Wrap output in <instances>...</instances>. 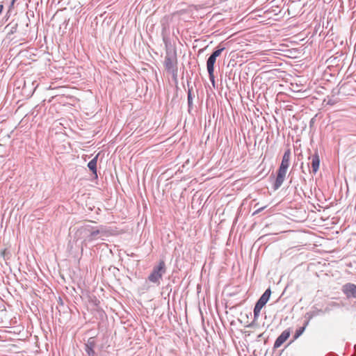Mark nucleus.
<instances>
[{
	"label": "nucleus",
	"mask_w": 356,
	"mask_h": 356,
	"mask_svg": "<svg viewBox=\"0 0 356 356\" xmlns=\"http://www.w3.org/2000/svg\"><path fill=\"white\" fill-rule=\"evenodd\" d=\"M291 154V149H287L283 154L281 163L277 172V177L273 184L274 190H277L282 185L285 179L287 170L290 165Z\"/></svg>",
	"instance_id": "obj_1"
},
{
	"label": "nucleus",
	"mask_w": 356,
	"mask_h": 356,
	"mask_svg": "<svg viewBox=\"0 0 356 356\" xmlns=\"http://www.w3.org/2000/svg\"><path fill=\"white\" fill-rule=\"evenodd\" d=\"M166 273V266L163 260H160L159 264L154 266L147 279L156 286H159L163 275Z\"/></svg>",
	"instance_id": "obj_2"
},
{
	"label": "nucleus",
	"mask_w": 356,
	"mask_h": 356,
	"mask_svg": "<svg viewBox=\"0 0 356 356\" xmlns=\"http://www.w3.org/2000/svg\"><path fill=\"white\" fill-rule=\"evenodd\" d=\"M108 233V230L103 225H101L99 227H93L91 225L89 242L91 243L98 239L103 240V237L107 236Z\"/></svg>",
	"instance_id": "obj_3"
},
{
	"label": "nucleus",
	"mask_w": 356,
	"mask_h": 356,
	"mask_svg": "<svg viewBox=\"0 0 356 356\" xmlns=\"http://www.w3.org/2000/svg\"><path fill=\"white\" fill-rule=\"evenodd\" d=\"M91 225H86L81 226L78 229L76 232V236L78 238L83 239V243H87L89 242L90 233Z\"/></svg>",
	"instance_id": "obj_4"
},
{
	"label": "nucleus",
	"mask_w": 356,
	"mask_h": 356,
	"mask_svg": "<svg viewBox=\"0 0 356 356\" xmlns=\"http://www.w3.org/2000/svg\"><path fill=\"white\" fill-rule=\"evenodd\" d=\"M176 63L177 58L175 52L174 54H172L168 52V51H167L164 60V66L165 70H167L168 72H174Z\"/></svg>",
	"instance_id": "obj_5"
},
{
	"label": "nucleus",
	"mask_w": 356,
	"mask_h": 356,
	"mask_svg": "<svg viewBox=\"0 0 356 356\" xmlns=\"http://www.w3.org/2000/svg\"><path fill=\"white\" fill-rule=\"evenodd\" d=\"M216 61V58L209 56L207 60V69L209 74V80L213 86H215V76H214V65Z\"/></svg>",
	"instance_id": "obj_6"
},
{
	"label": "nucleus",
	"mask_w": 356,
	"mask_h": 356,
	"mask_svg": "<svg viewBox=\"0 0 356 356\" xmlns=\"http://www.w3.org/2000/svg\"><path fill=\"white\" fill-rule=\"evenodd\" d=\"M84 346V350L87 356H97V354L95 352V348L96 346V340L95 337H90Z\"/></svg>",
	"instance_id": "obj_7"
},
{
	"label": "nucleus",
	"mask_w": 356,
	"mask_h": 356,
	"mask_svg": "<svg viewBox=\"0 0 356 356\" xmlns=\"http://www.w3.org/2000/svg\"><path fill=\"white\" fill-rule=\"evenodd\" d=\"M291 330L290 329H286L284 330L281 334L276 339L274 345L273 349H277L280 348L290 337Z\"/></svg>",
	"instance_id": "obj_8"
},
{
	"label": "nucleus",
	"mask_w": 356,
	"mask_h": 356,
	"mask_svg": "<svg viewBox=\"0 0 356 356\" xmlns=\"http://www.w3.org/2000/svg\"><path fill=\"white\" fill-rule=\"evenodd\" d=\"M342 291L348 298H356V284L347 283L343 286Z\"/></svg>",
	"instance_id": "obj_9"
},
{
	"label": "nucleus",
	"mask_w": 356,
	"mask_h": 356,
	"mask_svg": "<svg viewBox=\"0 0 356 356\" xmlns=\"http://www.w3.org/2000/svg\"><path fill=\"white\" fill-rule=\"evenodd\" d=\"M162 25V31H161V36L163 41V43L165 46V48L168 49L170 44V40L169 38V31H168V25L167 22L161 21Z\"/></svg>",
	"instance_id": "obj_10"
},
{
	"label": "nucleus",
	"mask_w": 356,
	"mask_h": 356,
	"mask_svg": "<svg viewBox=\"0 0 356 356\" xmlns=\"http://www.w3.org/2000/svg\"><path fill=\"white\" fill-rule=\"evenodd\" d=\"M309 159H312L311 166L312 172L316 174L319 169L320 166V158L318 152H315L313 155H312Z\"/></svg>",
	"instance_id": "obj_11"
},
{
	"label": "nucleus",
	"mask_w": 356,
	"mask_h": 356,
	"mask_svg": "<svg viewBox=\"0 0 356 356\" xmlns=\"http://www.w3.org/2000/svg\"><path fill=\"white\" fill-rule=\"evenodd\" d=\"M98 156H99V154L96 155L88 163V167L90 169V170L92 172V175H94L95 179H97V177H98L97 172V163Z\"/></svg>",
	"instance_id": "obj_12"
},
{
	"label": "nucleus",
	"mask_w": 356,
	"mask_h": 356,
	"mask_svg": "<svg viewBox=\"0 0 356 356\" xmlns=\"http://www.w3.org/2000/svg\"><path fill=\"white\" fill-rule=\"evenodd\" d=\"M266 303L265 302H262L261 300H258L254 307V318L257 319L260 315V312L264 306H265Z\"/></svg>",
	"instance_id": "obj_13"
},
{
	"label": "nucleus",
	"mask_w": 356,
	"mask_h": 356,
	"mask_svg": "<svg viewBox=\"0 0 356 356\" xmlns=\"http://www.w3.org/2000/svg\"><path fill=\"white\" fill-rule=\"evenodd\" d=\"M266 303L265 302H262L261 300H258L254 307V318L257 319L260 315V312L264 306H265Z\"/></svg>",
	"instance_id": "obj_14"
},
{
	"label": "nucleus",
	"mask_w": 356,
	"mask_h": 356,
	"mask_svg": "<svg viewBox=\"0 0 356 356\" xmlns=\"http://www.w3.org/2000/svg\"><path fill=\"white\" fill-rule=\"evenodd\" d=\"M187 102H188V113H191V110L193 109V106L192 88H188V90Z\"/></svg>",
	"instance_id": "obj_15"
},
{
	"label": "nucleus",
	"mask_w": 356,
	"mask_h": 356,
	"mask_svg": "<svg viewBox=\"0 0 356 356\" xmlns=\"http://www.w3.org/2000/svg\"><path fill=\"white\" fill-rule=\"evenodd\" d=\"M339 307V303L336 302H331L325 307L323 310H322V314L329 313L332 309V308Z\"/></svg>",
	"instance_id": "obj_16"
},
{
	"label": "nucleus",
	"mask_w": 356,
	"mask_h": 356,
	"mask_svg": "<svg viewBox=\"0 0 356 356\" xmlns=\"http://www.w3.org/2000/svg\"><path fill=\"white\" fill-rule=\"evenodd\" d=\"M270 295H271V290L270 288H268L264 291V293L261 295V296L259 299L261 300L262 302H265L266 303H267V302L268 301V300L270 297Z\"/></svg>",
	"instance_id": "obj_17"
},
{
	"label": "nucleus",
	"mask_w": 356,
	"mask_h": 356,
	"mask_svg": "<svg viewBox=\"0 0 356 356\" xmlns=\"http://www.w3.org/2000/svg\"><path fill=\"white\" fill-rule=\"evenodd\" d=\"M225 49V47L219 44L216 48V49L212 52L211 56H213V57L217 58V57H218Z\"/></svg>",
	"instance_id": "obj_18"
},
{
	"label": "nucleus",
	"mask_w": 356,
	"mask_h": 356,
	"mask_svg": "<svg viewBox=\"0 0 356 356\" xmlns=\"http://www.w3.org/2000/svg\"><path fill=\"white\" fill-rule=\"evenodd\" d=\"M10 27V30L8 31V34L10 35V34H13L15 33L16 31H17V24L15 23L14 24H12V23L8 24L6 26V29L7 28H9Z\"/></svg>",
	"instance_id": "obj_19"
},
{
	"label": "nucleus",
	"mask_w": 356,
	"mask_h": 356,
	"mask_svg": "<svg viewBox=\"0 0 356 356\" xmlns=\"http://www.w3.org/2000/svg\"><path fill=\"white\" fill-rule=\"evenodd\" d=\"M316 316H317V313L315 311H311L305 314V318L311 321Z\"/></svg>",
	"instance_id": "obj_20"
},
{
	"label": "nucleus",
	"mask_w": 356,
	"mask_h": 356,
	"mask_svg": "<svg viewBox=\"0 0 356 356\" xmlns=\"http://www.w3.org/2000/svg\"><path fill=\"white\" fill-rule=\"evenodd\" d=\"M305 327H299L296 331L293 336L294 339H298L299 337H300L302 333L305 332Z\"/></svg>",
	"instance_id": "obj_21"
},
{
	"label": "nucleus",
	"mask_w": 356,
	"mask_h": 356,
	"mask_svg": "<svg viewBox=\"0 0 356 356\" xmlns=\"http://www.w3.org/2000/svg\"><path fill=\"white\" fill-rule=\"evenodd\" d=\"M264 208H265V207H261V208H259V209H257L254 212H253L252 215H253V216H254V215H256V214L259 213V212H261L262 210H264Z\"/></svg>",
	"instance_id": "obj_22"
},
{
	"label": "nucleus",
	"mask_w": 356,
	"mask_h": 356,
	"mask_svg": "<svg viewBox=\"0 0 356 356\" xmlns=\"http://www.w3.org/2000/svg\"><path fill=\"white\" fill-rule=\"evenodd\" d=\"M310 321H308V319H305V321L303 324L302 327H305V330L306 329L307 326L309 325Z\"/></svg>",
	"instance_id": "obj_23"
},
{
	"label": "nucleus",
	"mask_w": 356,
	"mask_h": 356,
	"mask_svg": "<svg viewBox=\"0 0 356 356\" xmlns=\"http://www.w3.org/2000/svg\"><path fill=\"white\" fill-rule=\"evenodd\" d=\"M58 302L60 305H63V300L61 299V298L59 297L58 300Z\"/></svg>",
	"instance_id": "obj_24"
},
{
	"label": "nucleus",
	"mask_w": 356,
	"mask_h": 356,
	"mask_svg": "<svg viewBox=\"0 0 356 356\" xmlns=\"http://www.w3.org/2000/svg\"><path fill=\"white\" fill-rule=\"evenodd\" d=\"M322 310L323 309H316V310H314L316 312V313H317V315L320 314H322Z\"/></svg>",
	"instance_id": "obj_25"
},
{
	"label": "nucleus",
	"mask_w": 356,
	"mask_h": 356,
	"mask_svg": "<svg viewBox=\"0 0 356 356\" xmlns=\"http://www.w3.org/2000/svg\"><path fill=\"white\" fill-rule=\"evenodd\" d=\"M3 9V5H0V14L2 13Z\"/></svg>",
	"instance_id": "obj_26"
},
{
	"label": "nucleus",
	"mask_w": 356,
	"mask_h": 356,
	"mask_svg": "<svg viewBox=\"0 0 356 356\" xmlns=\"http://www.w3.org/2000/svg\"><path fill=\"white\" fill-rule=\"evenodd\" d=\"M301 168H302V172L305 174V171L303 168V163H302V165H301Z\"/></svg>",
	"instance_id": "obj_27"
},
{
	"label": "nucleus",
	"mask_w": 356,
	"mask_h": 356,
	"mask_svg": "<svg viewBox=\"0 0 356 356\" xmlns=\"http://www.w3.org/2000/svg\"><path fill=\"white\" fill-rule=\"evenodd\" d=\"M307 169H308V171L310 172V168H309V165H307Z\"/></svg>",
	"instance_id": "obj_28"
}]
</instances>
